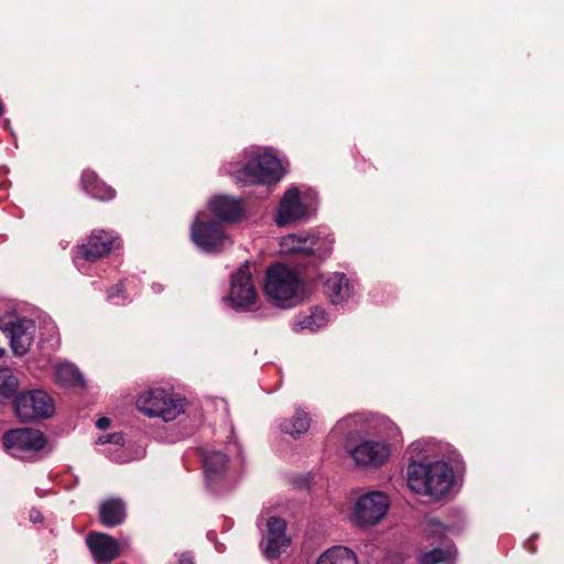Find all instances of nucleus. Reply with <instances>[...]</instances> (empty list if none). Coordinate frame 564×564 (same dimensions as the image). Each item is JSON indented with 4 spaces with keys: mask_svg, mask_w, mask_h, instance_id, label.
I'll list each match as a JSON object with an SVG mask.
<instances>
[{
    "mask_svg": "<svg viewBox=\"0 0 564 564\" xmlns=\"http://www.w3.org/2000/svg\"><path fill=\"white\" fill-rule=\"evenodd\" d=\"M86 543L98 564H109L119 556V542L107 533L91 532L87 535Z\"/></svg>",
    "mask_w": 564,
    "mask_h": 564,
    "instance_id": "4468645a",
    "label": "nucleus"
},
{
    "mask_svg": "<svg viewBox=\"0 0 564 564\" xmlns=\"http://www.w3.org/2000/svg\"><path fill=\"white\" fill-rule=\"evenodd\" d=\"M0 329L10 339L14 355L23 356L28 352L33 341V321L15 313H7L0 318Z\"/></svg>",
    "mask_w": 564,
    "mask_h": 564,
    "instance_id": "39448f33",
    "label": "nucleus"
},
{
    "mask_svg": "<svg viewBox=\"0 0 564 564\" xmlns=\"http://www.w3.org/2000/svg\"><path fill=\"white\" fill-rule=\"evenodd\" d=\"M380 425L384 427L386 437L393 438L399 434V427L389 419L383 417L380 420Z\"/></svg>",
    "mask_w": 564,
    "mask_h": 564,
    "instance_id": "c85d7f7f",
    "label": "nucleus"
},
{
    "mask_svg": "<svg viewBox=\"0 0 564 564\" xmlns=\"http://www.w3.org/2000/svg\"><path fill=\"white\" fill-rule=\"evenodd\" d=\"M324 292L332 303H341L349 295L348 279L344 273H332L324 281Z\"/></svg>",
    "mask_w": 564,
    "mask_h": 564,
    "instance_id": "aec40b11",
    "label": "nucleus"
},
{
    "mask_svg": "<svg viewBox=\"0 0 564 564\" xmlns=\"http://www.w3.org/2000/svg\"><path fill=\"white\" fill-rule=\"evenodd\" d=\"M32 520L37 521V516H34V518L32 517Z\"/></svg>",
    "mask_w": 564,
    "mask_h": 564,
    "instance_id": "e433bc0d",
    "label": "nucleus"
},
{
    "mask_svg": "<svg viewBox=\"0 0 564 564\" xmlns=\"http://www.w3.org/2000/svg\"><path fill=\"white\" fill-rule=\"evenodd\" d=\"M55 380L63 387L82 388L85 384L78 368L69 362H62L55 367Z\"/></svg>",
    "mask_w": 564,
    "mask_h": 564,
    "instance_id": "412c9836",
    "label": "nucleus"
},
{
    "mask_svg": "<svg viewBox=\"0 0 564 564\" xmlns=\"http://www.w3.org/2000/svg\"><path fill=\"white\" fill-rule=\"evenodd\" d=\"M127 517V507L120 498H109L99 506L100 522L108 528L120 525Z\"/></svg>",
    "mask_w": 564,
    "mask_h": 564,
    "instance_id": "6ab92c4d",
    "label": "nucleus"
},
{
    "mask_svg": "<svg viewBox=\"0 0 564 564\" xmlns=\"http://www.w3.org/2000/svg\"><path fill=\"white\" fill-rule=\"evenodd\" d=\"M32 520L37 521V516H34V518L32 517Z\"/></svg>",
    "mask_w": 564,
    "mask_h": 564,
    "instance_id": "c9c22d12",
    "label": "nucleus"
},
{
    "mask_svg": "<svg viewBox=\"0 0 564 564\" xmlns=\"http://www.w3.org/2000/svg\"><path fill=\"white\" fill-rule=\"evenodd\" d=\"M178 564H194L193 557L188 554H182L180 556Z\"/></svg>",
    "mask_w": 564,
    "mask_h": 564,
    "instance_id": "2f4dec72",
    "label": "nucleus"
},
{
    "mask_svg": "<svg viewBox=\"0 0 564 564\" xmlns=\"http://www.w3.org/2000/svg\"><path fill=\"white\" fill-rule=\"evenodd\" d=\"M286 523L283 519L272 517L267 521L268 534L265 555L270 558L278 557L290 544V539L285 535Z\"/></svg>",
    "mask_w": 564,
    "mask_h": 564,
    "instance_id": "2eb2a0df",
    "label": "nucleus"
},
{
    "mask_svg": "<svg viewBox=\"0 0 564 564\" xmlns=\"http://www.w3.org/2000/svg\"><path fill=\"white\" fill-rule=\"evenodd\" d=\"M408 467V484L412 491L438 498L446 494L453 481V473L442 460L431 462L426 457H411Z\"/></svg>",
    "mask_w": 564,
    "mask_h": 564,
    "instance_id": "f257e3e1",
    "label": "nucleus"
},
{
    "mask_svg": "<svg viewBox=\"0 0 564 564\" xmlns=\"http://www.w3.org/2000/svg\"><path fill=\"white\" fill-rule=\"evenodd\" d=\"M15 412L22 421L46 419L54 414L53 399L43 390H32L14 401Z\"/></svg>",
    "mask_w": 564,
    "mask_h": 564,
    "instance_id": "423d86ee",
    "label": "nucleus"
},
{
    "mask_svg": "<svg viewBox=\"0 0 564 564\" xmlns=\"http://www.w3.org/2000/svg\"><path fill=\"white\" fill-rule=\"evenodd\" d=\"M419 447H420V444H419V443H417V444H413V445H412L413 451H416Z\"/></svg>",
    "mask_w": 564,
    "mask_h": 564,
    "instance_id": "72a5a7b5",
    "label": "nucleus"
},
{
    "mask_svg": "<svg viewBox=\"0 0 564 564\" xmlns=\"http://www.w3.org/2000/svg\"><path fill=\"white\" fill-rule=\"evenodd\" d=\"M299 324L302 329L307 328L314 332L326 324V314L324 311L316 308L311 315L304 316Z\"/></svg>",
    "mask_w": 564,
    "mask_h": 564,
    "instance_id": "cd10ccee",
    "label": "nucleus"
},
{
    "mask_svg": "<svg viewBox=\"0 0 564 564\" xmlns=\"http://www.w3.org/2000/svg\"><path fill=\"white\" fill-rule=\"evenodd\" d=\"M311 419L308 414L302 410H297L291 419H286L281 423L282 432L293 437L300 436L308 431Z\"/></svg>",
    "mask_w": 564,
    "mask_h": 564,
    "instance_id": "5701e85b",
    "label": "nucleus"
},
{
    "mask_svg": "<svg viewBox=\"0 0 564 564\" xmlns=\"http://www.w3.org/2000/svg\"><path fill=\"white\" fill-rule=\"evenodd\" d=\"M306 207L301 203L300 192L296 188H290L285 192L279 207L276 223L284 226L291 221L304 217Z\"/></svg>",
    "mask_w": 564,
    "mask_h": 564,
    "instance_id": "dca6fc26",
    "label": "nucleus"
},
{
    "mask_svg": "<svg viewBox=\"0 0 564 564\" xmlns=\"http://www.w3.org/2000/svg\"><path fill=\"white\" fill-rule=\"evenodd\" d=\"M115 437H116V435H109L106 440H100V441H101V443H110V442H113L112 438H115Z\"/></svg>",
    "mask_w": 564,
    "mask_h": 564,
    "instance_id": "473e14b6",
    "label": "nucleus"
},
{
    "mask_svg": "<svg viewBox=\"0 0 564 564\" xmlns=\"http://www.w3.org/2000/svg\"><path fill=\"white\" fill-rule=\"evenodd\" d=\"M228 458L221 452H210L204 458V469L208 479L221 476L227 468Z\"/></svg>",
    "mask_w": 564,
    "mask_h": 564,
    "instance_id": "b1692460",
    "label": "nucleus"
},
{
    "mask_svg": "<svg viewBox=\"0 0 564 564\" xmlns=\"http://www.w3.org/2000/svg\"><path fill=\"white\" fill-rule=\"evenodd\" d=\"M124 284L123 281H119L108 290V299H113L123 293Z\"/></svg>",
    "mask_w": 564,
    "mask_h": 564,
    "instance_id": "c756f323",
    "label": "nucleus"
},
{
    "mask_svg": "<svg viewBox=\"0 0 564 564\" xmlns=\"http://www.w3.org/2000/svg\"><path fill=\"white\" fill-rule=\"evenodd\" d=\"M316 564H358V560L351 550L339 545L325 551Z\"/></svg>",
    "mask_w": 564,
    "mask_h": 564,
    "instance_id": "4be33fe9",
    "label": "nucleus"
},
{
    "mask_svg": "<svg viewBox=\"0 0 564 564\" xmlns=\"http://www.w3.org/2000/svg\"><path fill=\"white\" fill-rule=\"evenodd\" d=\"M192 239L207 252H219L230 243L223 227L214 220H196L192 226Z\"/></svg>",
    "mask_w": 564,
    "mask_h": 564,
    "instance_id": "1a4fd4ad",
    "label": "nucleus"
},
{
    "mask_svg": "<svg viewBox=\"0 0 564 564\" xmlns=\"http://www.w3.org/2000/svg\"><path fill=\"white\" fill-rule=\"evenodd\" d=\"M283 246L293 252L313 256L318 260H325L332 254L334 238L329 235L303 236L289 235L283 238Z\"/></svg>",
    "mask_w": 564,
    "mask_h": 564,
    "instance_id": "6e6552de",
    "label": "nucleus"
},
{
    "mask_svg": "<svg viewBox=\"0 0 564 564\" xmlns=\"http://www.w3.org/2000/svg\"><path fill=\"white\" fill-rule=\"evenodd\" d=\"M185 400L162 388L149 389L137 399V408L150 417L173 421L184 412Z\"/></svg>",
    "mask_w": 564,
    "mask_h": 564,
    "instance_id": "f03ea898",
    "label": "nucleus"
},
{
    "mask_svg": "<svg viewBox=\"0 0 564 564\" xmlns=\"http://www.w3.org/2000/svg\"><path fill=\"white\" fill-rule=\"evenodd\" d=\"M18 379L8 370H0V394L3 397H11L18 390Z\"/></svg>",
    "mask_w": 564,
    "mask_h": 564,
    "instance_id": "bb28decb",
    "label": "nucleus"
},
{
    "mask_svg": "<svg viewBox=\"0 0 564 564\" xmlns=\"http://www.w3.org/2000/svg\"><path fill=\"white\" fill-rule=\"evenodd\" d=\"M421 530L425 539L441 540L445 535L447 527L434 517H426L421 523Z\"/></svg>",
    "mask_w": 564,
    "mask_h": 564,
    "instance_id": "393cba45",
    "label": "nucleus"
},
{
    "mask_svg": "<svg viewBox=\"0 0 564 564\" xmlns=\"http://www.w3.org/2000/svg\"><path fill=\"white\" fill-rule=\"evenodd\" d=\"M389 500L379 491L361 496L354 509L352 521L357 527L376 525L387 513Z\"/></svg>",
    "mask_w": 564,
    "mask_h": 564,
    "instance_id": "0eeeda50",
    "label": "nucleus"
},
{
    "mask_svg": "<svg viewBox=\"0 0 564 564\" xmlns=\"http://www.w3.org/2000/svg\"><path fill=\"white\" fill-rule=\"evenodd\" d=\"M297 273L284 264H276L267 271L264 290L278 303L294 302L300 289Z\"/></svg>",
    "mask_w": 564,
    "mask_h": 564,
    "instance_id": "20e7f679",
    "label": "nucleus"
},
{
    "mask_svg": "<svg viewBox=\"0 0 564 564\" xmlns=\"http://www.w3.org/2000/svg\"><path fill=\"white\" fill-rule=\"evenodd\" d=\"M283 175L280 160L272 153L264 152L250 159L246 165L236 172L235 178L242 184H259L279 181Z\"/></svg>",
    "mask_w": 564,
    "mask_h": 564,
    "instance_id": "7ed1b4c3",
    "label": "nucleus"
},
{
    "mask_svg": "<svg viewBox=\"0 0 564 564\" xmlns=\"http://www.w3.org/2000/svg\"><path fill=\"white\" fill-rule=\"evenodd\" d=\"M3 352H4L3 348H0V358L2 357Z\"/></svg>",
    "mask_w": 564,
    "mask_h": 564,
    "instance_id": "f704fd0d",
    "label": "nucleus"
},
{
    "mask_svg": "<svg viewBox=\"0 0 564 564\" xmlns=\"http://www.w3.org/2000/svg\"><path fill=\"white\" fill-rule=\"evenodd\" d=\"M213 215L227 223H234L242 216L241 203L230 196H217L209 203Z\"/></svg>",
    "mask_w": 564,
    "mask_h": 564,
    "instance_id": "f3484780",
    "label": "nucleus"
},
{
    "mask_svg": "<svg viewBox=\"0 0 564 564\" xmlns=\"http://www.w3.org/2000/svg\"><path fill=\"white\" fill-rule=\"evenodd\" d=\"M390 454L388 444L372 440L364 441L349 451L356 465L372 468L382 466L389 459Z\"/></svg>",
    "mask_w": 564,
    "mask_h": 564,
    "instance_id": "f8f14e48",
    "label": "nucleus"
},
{
    "mask_svg": "<svg viewBox=\"0 0 564 564\" xmlns=\"http://www.w3.org/2000/svg\"><path fill=\"white\" fill-rule=\"evenodd\" d=\"M2 443L7 449L18 454L39 452L44 447L46 441L40 430L22 427L4 433Z\"/></svg>",
    "mask_w": 564,
    "mask_h": 564,
    "instance_id": "9b49d317",
    "label": "nucleus"
},
{
    "mask_svg": "<svg viewBox=\"0 0 564 564\" xmlns=\"http://www.w3.org/2000/svg\"><path fill=\"white\" fill-rule=\"evenodd\" d=\"M82 188L91 197L99 200H111L116 191L106 184L93 170H85L80 177Z\"/></svg>",
    "mask_w": 564,
    "mask_h": 564,
    "instance_id": "a211bd4d",
    "label": "nucleus"
},
{
    "mask_svg": "<svg viewBox=\"0 0 564 564\" xmlns=\"http://www.w3.org/2000/svg\"><path fill=\"white\" fill-rule=\"evenodd\" d=\"M120 246L118 237L105 230H95L87 237L85 243L76 247V258L96 261Z\"/></svg>",
    "mask_w": 564,
    "mask_h": 564,
    "instance_id": "9d476101",
    "label": "nucleus"
},
{
    "mask_svg": "<svg viewBox=\"0 0 564 564\" xmlns=\"http://www.w3.org/2000/svg\"><path fill=\"white\" fill-rule=\"evenodd\" d=\"M97 427L106 430L110 426V420L108 417H101L96 422Z\"/></svg>",
    "mask_w": 564,
    "mask_h": 564,
    "instance_id": "7c9ffc66",
    "label": "nucleus"
},
{
    "mask_svg": "<svg viewBox=\"0 0 564 564\" xmlns=\"http://www.w3.org/2000/svg\"><path fill=\"white\" fill-rule=\"evenodd\" d=\"M256 295L249 264L246 263L231 278L229 299L235 306L245 308L254 302Z\"/></svg>",
    "mask_w": 564,
    "mask_h": 564,
    "instance_id": "ddd939ff",
    "label": "nucleus"
},
{
    "mask_svg": "<svg viewBox=\"0 0 564 564\" xmlns=\"http://www.w3.org/2000/svg\"><path fill=\"white\" fill-rule=\"evenodd\" d=\"M453 553L449 549H433L424 552L419 557V564H441L452 560Z\"/></svg>",
    "mask_w": 564,
    "mask_h": 564,
    "instance_id": "a878e982",
    "label": "nucleus"
}]
</instances>
